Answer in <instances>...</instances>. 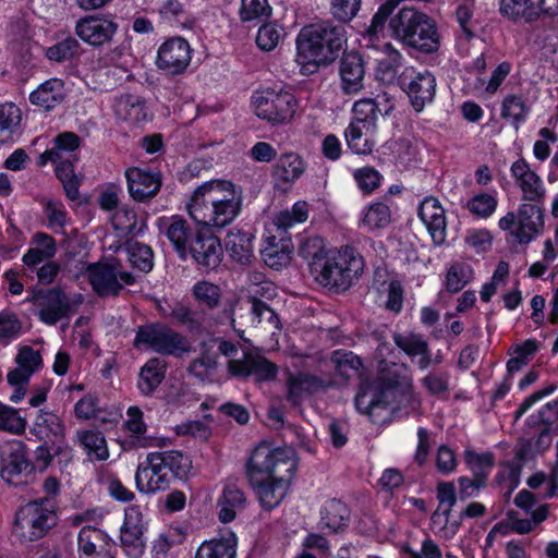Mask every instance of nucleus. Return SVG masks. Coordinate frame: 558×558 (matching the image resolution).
I'll use <instances>...</instances> for the list:
<instances>
[{"label":"nucleus","instance_id":"47","mask_svg":"<svg viewBox=\"0 0 558 558\" xmlns=\"http://www.w3.org/2000/svg\"><path fill=\"white\" fill-rule=\"evenodd\" d=\"M299 254L308 262L311 274L314 263L326 260L328 257L324 240L319 236L305 239L300 245Z\"/></svg>","mask_w":558,"mask_h":558},{"label":"nucleus","instance_id":"39","mask_svg":"<svg viewBox=\"0 0 558 558\" xmlns=\"http://www.w3.org/2000/svg\"><path fill=\"white\" fill-rule=\"evenodd\" d=\"M373 130L374 128H371L369 123L351 122L344 133L349 148L359 155L371 153L372 146L367 136Z\"/></svg>","mask_w":558,"mask_h":558},{"label":"nucleus","instance_id":"12","mask_svg":"<svg viewBox=\"0 0 558 558\" xmlns=\"http://www.w3.org/2000/svg\"><path fill=\"white\" fill-rule=\"evenodd\" d=\"M549 4L546 0H499L498 12L507 22L517 25H532L543 14H548Z\"/></svg>","mask_w":558,"mask_h":558},{"label":"nucleus","instance_id":"5","mask_svg":"<svg viewBox=\"0 0 558 558\" xmlns=\"http://www.w3.org/2000/svg\"><path fill=\"white\" fill-rule=\"evenodd\" d=\"M399 4V0H387L383 3L372 19L371 25L365 31L363 38L368 46H374L377 34L383 31L389 19V29L391 36L405 45L410 40V34L417 22H421L425 13L412 7H403L393 13Z\"/></svg>","mask_w":558,"mask_h":558},{"label":"nucleus","instance_id":"42","mask_svg":"<svg viewBox=\"0 0 558 558\" xmlns=\"http://www.w3.org/2000/svg\"><path fill=\"white\" fill-rule=\"evenodd\" d=\"M303 172L304 162L299 155L293 153L281 155L274 170L275 175L284 182L295 181Z\"/></svg>","mask_w":558,"mask_h":558},{"label":"nucleus","instance_id":"22","mask_svg":"<svg viewBox=\"0 0 558 558\" xmlns=\"http://www.w3.org/2000/svg\"><path fill=\"white\" fill-rule=\"evenodd\" d=\"M408 75L402 74V85H407V94L410 97L411 104L415 111L420 112L423 110L426 104L430 102L435 96L436 80L428 73H417L414 77H411L407 84Z\"/></svg>","mask_w":558,"mask_h":558},{"label":"nucleus","instance_id":"41","mask_svg":"<svg viewBox=\"0 0 558 558\" xmlns=\"http://www.w3.org/2000/svg\"><path fill=\"white\" fill-rule=\"evenodd\" d=\"M464 458L473 477L477 478V484L486 485L487 476L495 463L494 454L492 452L480 454L473 450H466Z\"/></svg>","mask_w":558,"mask_h":558},{"label":"nucleus","instance_id":"34","mask_svg":"<svg viewBox=\"0 0 558 558\" xmlns=\"http://www.w3.org/2000/svg\"><path fill=\"white\" fill-rule=\"evenodd\" d=\"M29 99L32 104L40 106L46 110L54 108L64 99L63 82L57 78L45 82L31 94Z\"/></svg>","mask_w":558,"mask_h":558},{"label":"nucleus","instance_id":"43","mask_svg":"<svg viewBox=\"0 0 558 558\" xmlns=\"http://www.w3.org/2000/svg\"><path fill=\"white\" fill-rule=\"evenodd\" d=\"M291 245L283 242L279 247L276 243V238L270 236L267 240V245L262 248L260 253L264 262L271 268H280L287 266L291 260Z\"/></svg>","mask_w":558,"mask_h":558},{"label":"nucleus","instance_id":"29","mask_svg":"<svg viewBox=\"0 0 558 558\" xmlns=\"http://www.w3.org/2000/svg\"><path fill=\"white\" fill-rule=\"evenodd\" d=\"M15 362L17 367L8 374L9 383H28L31 376L43 365L40 352L28 345L19 350Z\"/></svg>","mask_w":558,"mask_h":558},{"label":"nucleus","instance_id":"14","mask_svg":"<svg viewBox=\"0 0 558 558\" xmlns=\"http://www.w3.org/2000/svg\"><path fill=\"white\" fill-rule=\"evenodd\" d=\"M228 372L234 377L246 378L254 376L257 383L275 380L278 366L262 355L244 353L243 359H232L228 362Z\"/></svg>","mask_w":558,"mask_h":558},{"label":"nucleus","instance_id":"62","mask_svg":"<svg viewBox=\"0 0 558 558\" xmlns=\"http://www.w3.org/2000/svg\"><path fill=\"white\" fill-rule=\"evenodd\" d=\"M361 0H332V15L343 23L351 21L359 12Z\"/></svg>","mask_w":558,"mask_h":558},{"label":"nucleus","instance_id":"52","mask_svg":"<svg viewBox=\"0 0 558 558\" xmlns=\"http://www.w3.org/2000/svg\"><path fill=\"white\" fill-rule=\"evenodd\" d=\"M379 109L374 99L365 98L356 101L353 106L354 120L361 124H368L375 129Z\"/></svg>","mask_w":558,"mask_h":558},{"label":"nucleus","instance_id":"53","mask_svg":"<svg viewBox=\"0 0 558 558\" xmlns=\"http://www.w3.org/2000/svg\"><path fill=\"white\" fill-rule=\"evenodd\" d=\"M390 221L389 207L383 203L372 205L366 211L362 223L369 230L386 227Z\"/></svg>","mask_w":558,"mask_h":558},{"label":"nucleus","instance_id":"27","mask_svg":"<svg viewBox=\"0 0 558 558\" xmlns=\"http://www.w3.org/2000/svg\"><path fill=\"white\" fill-rule=\"evenodd\" d=\"M405 46L415 48L423 52H434L438 49L439 38L434 21L424 14L421 22H417L410 34V40Z\"/></svg>","mask_w":558,"mask_h":558},{"label":"nucleus","instance_id":"51","mask_svg":"<svg viewBox=\"0 0 558 558\" xmlns=\"http://www.w3.org/2000/svg\"><path fill=\"white\" fill-rule=\"evenodd\" d=\"M393 340L397 347L409 356H416L421 353H425L426 348H428V343L421 335L417 333H396L393 336Z\"/></svg>","mask_w":558,"mask_h":558},{"label":"nucleus","instance_id":"54","mask_svg":"<svg viewBox=\"0 0 558 558\" xmlns=\"http://www.w3.org/2000/svg\"><path fill=\"white\" fill-rule=\"evenodd\" d=\"M470 266L459 263L451 265L446 276L447 290L452 293L459 292L470 280Z\"/></svg>","mask_w":558,"mask_h":558},{"label":"nucleus","instance_id":"7","mask_svg":"<svg viewBox=\"0 0 558 558\" xmlns=\"http://www.w3.org/2000/svg\"><path fill=\"white\" fill-rule=\"evenodd\" d=\"M56 524L57 514L48 500L32 501L16 512L14 533L23 542H34L44 537Z\"/></svg>","mask_w":558,"mask_h":558},{"label":"nucleus","instance_id":"28","mask_svg":"<svg viewBox=\"0 0 558 558\" xmlns=\"http://www.w3.org/2000/svg\"><path fill=\"white\" fill-rule=\"evenodd\" d=\"M197 232L198 230L194 229L186 220L179 217H172L165 230L167 239L182 259L189 256L187 247Z\"/></svg>","mask_w":558,"mask_h":558},{"label":"nucleus","instance_id":"46","mask_svg":"<svg viewBox=\"0 0 558 558\" xmlns=\"http://www.w3.org/2000/svg\"><path fill=\"white\" fill-rule=\"evenodd\" d=\"M162 459V464L166 466L167 472L173 473L178 478H184L187 476L192 461L187 456H184L181 451L170 450L163 452H157Z\"/></svg>","mask_w":558,"mask_h":558},{"label":"nucleus","instance_id":"9","mask_svg":"<svg viewBox=\"0 0 558 558\" xmlns=\"http://www.w3.org/2000/svg\"><path fill=\"white\" fill-rule=\"evenodd\" d=\"M257 117L272 124H284L292 120L296 111V99L289 92L267 88L254 97Z\"/></svg>","mask_w":558,"mask_h":558},{"label":"nucleus","instance_id":"57","mask_svg":"<svg viewBox=\"0 0 558 558\" xmlns=\"http://www.w3.org/2000/svg\"><path fill=\"white\" fill-rule=\"evenodd\" d=\"M78 49V43L73 37H68L62 41L47 49L46 56L49 60L62 62L73 58Z\"/></svg>","mask_w":558,"mask_h":558},{"label":"nucleus","instance_id":"48","mask_svg":"<svg viewBox=\"0 0 558 558\" xmlns=\"http://www.w3.org/2000/svg\"><path fill=\"white\" fill-rule=\"evenodd\" d=\"M336 372L343 378L348 379L359 373L362 367V361L352 352L337 351L331 356Z\"/></svg>","mask_w":558,"mask_h":558},{"label":"nucleus","instance_id":"2","mask_svg":"<svg viewBox=\"0 0 558 558\" xmlns=\"http://www.w3.org/2000/svg\"><path fill=\"white\" fill-rule=\"evenodd\" d=\"M242 199V190L233 183L209 181L193 192L186 208L197 223L223 228L240 214Z\"/></svg>","mask_w":558,"mask_h":558},{"label":"nucleus","instance_id":"55","mask_svg":"<svg viewBox=\"0 0 558 558\" xmlns=\"http://www.w3.org/2000/svg\"><path fill=\"white\" fill-rule=\"evenodd\" d=\"M120 110L125 112L124 118L133 122H142L147 119L145 104L138 97L128 95L119 102Z\"/></svg>","mask_w":558,"mask_h":558},{"label":"nucleus","instance_id":"56","mask_svg":"<svg viewBox=\"0 0 558 558\" xmlns=\"http://www.w3.org/2000/svg\"><path fill=\"white\" fill-rule=\"evenodd\" d=\"M25 420L15 409L0 402V429L21 434L25 430Z\"/></svg>","mask_w":558,"mask_h":558},{"label":"nucleus","instance_id":"49","mask_svg":"<svg viewBox=\"0 0 558 558\" xmlns=\"http://www.w3.org/2000/svg\"><path fill=\"white\" fill-rule=\"evenodd\" d=\"M271 7L268 0H242L240 17L243 22L263 20L269 17Z\"/></svg>","mask_w":558,"mask_h":558},{"label":"nucleus","instance_id":"33","mask_svg":"<svg viewBox=\"0 0 558 558\" xmlns=\"http://www.w3.org/2000/svg\"><path fill=\"white\" fill-rule=\"evenodd\" d=\"M81 145V138L73 132H64L54 138V147L47 149L39 157V165L44 166L48 161L60 163L61 161H71L64 158V153H72Z\"/></svg>","mask_w":558,"mask_h":558},{"label":"nucleus","instance_id":"15","mask_svg":"<svg viewBox=\"0 0 558 558\" xmlns=\"http://www.w3.org/2000/svg\"><path fill=\"white\" fill-rule=\"evenodd\" d=\"M135 482L138 490L146 494L169 488L170 476L157 452L148 453L146 464L137 466Z\"/></svg>","mask_w":558,"mask_h":558},{"label":"nucleus","instance_id":"63","mask_svg":"<svg viewBox=\"0 0 558 558\" xmlns=\"http://www.w3.org/2000/svg\"><path fill=\"white\" fill-rule=\"evenodd\" d=\"M527 108L521 97L515 95L507 96L502 101L501 116L502 118H511L515 122L524 119Z\"/></svg>","mask_w":558,"mask_h":558},{"label":"nucleus","instance_id":"59","mask_svg":"<svg viewBox=\"0 0 558 558\" xmlns=\"http://www.w3.org/2000/svg\"><path fill=\"white\" fill-rule=\"evenodd\" d=\"M170 316L192 331L201 329L204 320L201 314L193 312L181 304H178L172 308Z\"/></svg>","mask_w":558,"mask_h":558},{"label":"nucleus","instance_id":"40","mask_svg":"<svg viewBox=\"0 0 558 558\" xmlns=\"http://www.w3.org/2000/svg\"><path fill=\"white\" fill-rule=\"evenodd\" d=\"M77 438L90 460L102 461L109 457L104 435L98 430H80Z\"/></svg>","mask_w":558,"mask_h":558},{"label":"nucleus","instance_id":"6","mask_svg":"<svg viewBox=\"0 0 558 558\" xmlns=\"http://www.w3.org/2000/svg\"><path fill=\"white\" fill-rule=\"evenodd\" d=\"M396 391L385 388L381 383L364 379L355 396V408L375 424L391 422L396 412Z\"/></svg>","mask_w":558,"mask_h":558},{"label":"nucleus","instance_id":"10","mask_svg":"<svg viewBox=\"0 0 558 558\" xmlns=\"http://www.w3.org/2000/svg\"><path fill=\"white\" fill-rule=\"evenodd\" d=\"M86 274L93 290L101 298L117 296L123 284L131 286L135 282L134 276L123 271L119 263L90 264Z\"/></svg>","mask_w":558,"mask_h":558},{"label":"nucleus","instance_id":"35","mask_svg":"<svg viewBox=\"0 0 558 558\" xmlns=\"http://www.w3.org/2000/svg\"><path fill=\"white\" fill-rule=\"evenodd\" d=\"M349 519V509L347 506L337 499H330L325 502L320 510V529L329 530L336 533L345 526Z\"/></svg>","mask_w":558,"mask_h":558},{"label":"nucleus","instance_id":"26","mask_svg":"<svg viewBox=\"0 0 558 558\" xmlns=\"http://www.w3.org/2000/svg\"><path fill=\"white\" fill-rule=\"evenodd\" d=\"M418 216L426 225L434 242L441 244L446 238V218L440 203L434 197L425 198L421 203Z\"/></svg>","mask_w":558,"mask_h":558},{"label":"nucleus","instance_id":"11","mask_svg":"<svg viewBox=\"0 0 558 558\" xmlns=\"http://www.w3.org/2000/svg\"><path fill=\"white\" fill-rule=\"evenodd\" d=\"M1 477L8 484L21 486L28 483L34 476V464L27 457L24 442L20 440L10 441L1 447Z\"/></svg>","mask_w":558,"mask_h":558},{"label":"nucleus","instance_id":"4","mask_svg":"<svg viewBox=\"0 0 558 558\" xmlns=\"http://www.w3.org/2000/svg\"><path fill=\"white\" fill-rule=\"evenodd\" d=\"M295 452L291 447L271 449L268 445H259L253 451L246 464V476L258 483V473L266 474L270 480L290 485L296 470Z\"/></svg>","mask_w":558,"mask_h":558},{"label":"nucleus","instance_id":"20","mask_svg":"<svg viewBox=\"0 0 558 558\" xmlns=\"http://www.w3.org/2000/svg\"><path fill=\"white\" fill-rule=\"evenodd\" d=\"M252 319L250 327L260 337H275L281 331V322L277 313L266 301H257L253 298L251 304Z\"/></svg>","mask_w":558,"mask_h":558},{"label":"nucleus","instance_id":"21","mask_svg":"<svg viewBox=\"0 0 558 558\" xmlns=\"http://www.w3.org/2000/svg\"><path fill=\"white\" fill-rule=\"evenodd\" d=\"M340 76L345 94L357 93L363 88L365 74L364 61L357 51H345L341 53Z\"/></svg>","mask_w":558,"mask_h":558},{"label":"nucleus","instance_id":"3","mask_svg":"<svg viewBox=\"0 0 558 558\" xmlns=\"http://www.w3.org/2000/svg\"><path fill=\"white\" fill-rule=\"evenodd\" d=\"M363 270L362 255L354 247L344 246L326 260L314 263L312 276L320 286L343 292L361 277Z\"/></svg>","mask_w":558,"mask_h":558},{"label":"nucleus","instance_id":"24","mask_svg":"<svg viewBox=\"0 0 558 558\" xmlns=\"http://www.w3.org/2000/svg\"><path fill=\"white\" fill-rule=\"evenodd\" d=\"M253 240V233L231 229L225 239L226 251L230 258L240 265H251L255 258Z\"/></svg>","mask_w":558,"mask_h":558},{"label":"nucleus","instance_id":"16","mask_svg":"<svg viewBox=\"0 0 558 558\" xmlns=\"http://www.w3.org/2000/svg\"><path fill=\"white\" fill-rule=\"evenodd\" d=\"M191 61V48L182 37L165 41L158 50L157 64L170 74H181Z\"/></svg>","mask_w":558,"mask_h":558},{"label":"nucleus","instance_id":"8","mask_svg":"<svg viewBox=\"0 0 558 558\" xmlns=\"http://www.w3.org/2000/svg\"><path fill=\"white\" fill-rule=\"evenodd\" d=\"M141 344H147L157 353L177 357H181L190 351V344L185 337L161 325L140 327L134 339V347Z\"/></svg>","mask_w":558,"mask_h":558},{"label":"nucleus","instance_id":"64","mask_svg":"<svg viewBox=\"0 0 558 558\" xmlns=\"http://www.w3.org/2000/svg\"><path fill=\"white\" fill-rule=\"evenodd\" d=\"M40 434L49 436L50 433L53 436L51 442L63 445L64 440V426L61 420L54 414H46L43 417V423L37 424Z\"/></svg>","mask_w":558,"mask_h":558},{"label":"nucleus","instance_id":"61","mask_svg":"<svg viewBox=\"0 0 558 558\" xmlns=\"http://www.w3.org/2000/svg\"><path fill=\"white\" fill-rule=\"evenodd\" d=\"M286 387H287V395L286 399L292 407H299L303 398L306 393L305 385H303V381L299 375L289 373L287 380H286Z\"/></svg>","mask_w":558,"mask_h":558},{"label":"nucleus","instance_id":"17","mask_svg":"<svg viewBox=\"0 0 558 558\" xmlns=\"http://www.w3.org/2000/svg\"><path fill=\"white\" fill-rule=\"evenodd\" d=\"M189 256L206 270L216 269L222 260V246L220 240L211 234H205L198 230L194 240L190 243Z\"/></svg>","mask_w":558,"mask_h":558},{"label":"nucleus","instance_id":"50","mask_svg":"<svg viewBox=\"0 0 558 558\" xmlns=\"http://www.w3.org/2000/svg\"><path fill=\"white\" fill-rule=\"evenodd\" d=\"M129 260L133 267L147 272L153 268V251L149 246L134 242L128 247Z\"/></svg>","mask_w":558,"mask_h":558},{"label":"nucleus","instance_id":"58","mask_svg":"<svg viewBox=\"0 0 558 558\" xmlns=\"http://www.w3.org/2000/svg\"><path fill=\"white\" fill-rule=\"evenodd\" d=\"M196 300L207 308H215L220 301V289L218 286L202 281L195 284L193 289Z\"/></svg>","mask_w":558,"mask_h":558},{"label":"nucleus","instance_id":"18","mask_svg":"<svg viewBox=\"0 0 558 558\" xmlns=\"http://www.w3.org/2000/svg\"><path fill=\"white\" fill-rule=\"evenodd\" d=\"M117 29L114 22L98 16L81 19L75 27L77 36L93 46L110 41Z\"/></svg>","mask_w":558,"mask_h":558},{"label":"nucleus","instance_id":"44","mask_svg":"<svg viewBox=\"0 0 558 558\" xmlns=\"http://www.w3.org/2000/svg\"><path fill=\"white\" fill-rule=\"evenodd\" d=\"M56 175L61 181L65 195L71 201L80 197L81 179L74 173L73 161H61L56 166Z\"/></svg>","mask_w":558,"mask_h":558},{"label":"nucleus","instance_id":"23","mask_svg":"<svg viewBox=\"0 0 558 558\" xmlns=\"http://www.w3.org/2000/svg\"><path fill=\"white\" fill-rule=\"evenodd\" d=\"M518 228L512 235L521 244H527L543 230V214L538 206L523 204L518 213Z\"/></svg>","mask_w":558,"mask_h":558},{"label":"nucleus","instance_id":"1","mask_svg":"<svg viewBox=\"0 0 558 558\" xmlns=\"http://www.w3.org/2000/svg\"><path fill=\"white\" fill-rule=\"evenodd\" d=\"M348 43L342 24L323 20L304 26L296 38V61L303 73H315L333 64Z\"/></svg>","mask_w":558,"mask_h":558},{"label":"nucleus","instance_id":"13","mask_svg":"<svg viewBox=\"0 0 558 558\" xmlns=\"http://www.w3.org/2000/svg\"><path fill=\"white\" fill-rule=\"evenodd\" d=\"M33 301L38 308V316L47 325H56L74 312L70 298L60 288L37 292Z\"/></svg>","mask_w":558,"mask_h":558},{"label":"nucleus","instance_id":"30","mask_svg":"<svg viewBox=\"0 0 558 558\" xmlns=\"http://www.w3.org/2000/svg\"><path fill=\"white\" fill-rule=\"evenodd\" d=\"M437 498L440 505L433 513L432 520L435 524H442L444 530H450L454 534L460 527V522H453L450 526L448 525L451 509L457 501L454 485L452 483H439L437 486Z\"/></svg>","mask_w":558,"mask_h":558},{"label":"nucleus","instance_id":"37","mask_svg":"<svg viewBox=\"0 0 558 558\" xmlns=\"http://www.w3.org/2000/svg\"><path fill=\"white\" fill-rule=\"evenodd\" d=\"M236 538L233 534L228 537L204 542L197 549L195 558H235Z\"/></svg>","mask_w":558,"mask_h":558},{"label":"nucleus","instance_id":"32","mask_svg":"<svg viewBox=\"0 0 558 558\" xmlns=\"http://www.w3.org/2000/svg\"><path fill=\"white\" fill-rule=\"evenodd\" d=\"M167 363L159 359H149L141 368L137 387L144 396H150L166 376Z\"/></svg>","mask_w":558,"mask_h":558},{"label":"nucleus","instance_id":"36","mask_svg":"<svg viewBox=\"0 0 558 558\" xmlns=\"http://www.w3.org/2000/svg\"><path fill=\"white\" fill-rule=\"evenodd\" d=\"M129 418L125 421L124 425L126 429L131 433V437L133 438L132 444L140 447H162L165 442L161 439L153 438L148 439L143 437L146 432V425L143 422V412L137 407H130L128 409Z\"/></svg>","mask_w":558,"mask_h":558},{"label":"nucleus","instance_id":"19","mask_svg":"<svg viewBox=\"0 0 558 558\" xmlns=\"http://www.w3.org/2000/svg\"><path fill=\"white\" fill-rule=\"evenodd\" d=\"M126 179L129 192L137 202H146L153 198L162 184L160 173H153L138 168L129 169Z\"/></svg>","mask_w":558,"mask_h":558},{"label":"nucleus","instance_id":"45","mask_svg":"<svg viewBox=\"0 0 558 558\" xmlns=\"http://www.w3.org/2000/svg\"><path fill=\"white\" fill-rule=\"evenodd\" d=\"M143 525L138 515L126 514L121 529V542L125 547L141 551L143 547Z\"/></svg>","mask_w":558,"mask_h":558},{"label":"nucleus","instance_id":"38","mask_svg":"<svg viewBox=\"0 0 558 558\" xmlns=\"http://www.w3.org/2000/svg\"><path fill=\"white\" fill-rule=\"evenodd\" d=\"M114 547L108 535L94 526H84L78 534V548L81 555L95 553L96 550Z\"/></svg>","mask_w":558,"mask_h":558},{"label":"nucleus","instance_id":"31","mask_svg":"<svg viewBox=\"0 0 558 558\" xmlns=\"http://www.w3.org/2000/svg\"><path fill=\"white\" fill-rule=\"evenodd\" d=\"M245 502L246 497L242 489L233 483L226 484L222 495L217 501V507L219 508V520L223 523L233 521L236 512L244 509Z\"/></svg>","mask_w":558,"mask_h":558},{"label":"nucleus","instance_id":"60","mask_svg":"<svg viewBox=\"0 0 558 558\" xmlns=\"http://www.w3.org/2000/svg\"><path fill=\"white\" fill-rule=\"evenodd\" d=\"M217 367L215 355L203 352L197 359L190 363L189 372L199 379H205Z\"/></svg>","mask_w":558,"mask_h":558},{"label":"nucleus","instance_id":"25","mask_svg":"<svg viewBox=\"0 0 558 558\" xmlns=\"http://www.w3.org/2000/svg\"><path fill=\"white\" fill-rule=\"evenodd\" d=\"M257 478L258 483H255L251 476H247L248 483L258 495L262 506L271 510L286 497L290 485L286 484V480H282V482L274 481L263 473H258Z\"/></svg>","mask_w":558,"mask_h":558}]
</instances>
